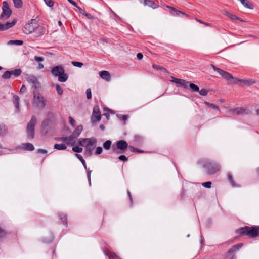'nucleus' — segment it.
I'll return each instance as SVG.
<instances>
[{
	"label": "nucleus",
	"instance_id": "34",
	"mask_svg": "<svg viewBox=\"0 0 259 259\" xmlns=\"http://www.w3.org/2000/svg\"><path fill=\"white\" fill-rule=\"evenodd\" d=\"M111 145V141L110 140H107L103 143V147L105 149L108 150L110 148Z\"/></svg>",
	"mask_w": 259,
	"mask_h": 259
},
{
	"label": "nucleus",
	"instance_id": "62",
	"mask_svg": "<svg viewBox=\"0 0 259 259\" xmlns=\"http://www.w3.org/2000/svg\"><path fill=\"white\" fill-rule=\"evenodd\" d=\"M223 14L226 15L227 16H231V17L236 16L235 15H232V14L230 15L229 13L227 11H225Z\"/></svg>",
	"mask_w": 259,
	"mask_h": 259
},
{
	"label": "nucleus",
	"instance_id": "27",
	"mask_svg": "<svg viewBox=\"0 0 259 259\" xmlns=\"http://www.w3.org/2000/svg\"><path fill=\"white\" fill-rule=\"evenodd\" d=\"M152 67L154 69H156L157 70H161V71H163L164 73H165L167 74L169 73L168 71L163 67H162V66H159V65H157L156 64H153L152 65Z\"/></svg>",
	"mask_w": 259,
	"mask_h": 259
},
{
	"label": "nucleus",
	"instance_id": "58",
	"mask_svg": "<svg viewBox=\"0 0 259 259\" xmlns=\"http://www.w3.org/2000/svg\"><path fill=\"white\" fill-rule=\"evenodd\" d=\"M137 57L138 60H141L143 57V55L142 53H139L137 55Z\"/></svg>",
	"mask_w": 259,
	"mask_h": 259
},
{
	"label": "nucleus",
	"instance_id": "33",
	"mask_svg": "<svg viewBox=\"0 0 259 259\" xmlns=\"http://www.w3.org/2000/svg\"><path fill=\"white\" fill-rule=\"evenodd\" d=\"M232 111L236 114H240L243 113L244 109L242 108H236L234 109Z\"/></svg>",
	"mask_w": 259,
	"mask_h": 259
},
{
	"label": "nucleus",
	"instance_id": "49",
	"mask_svg": "<svg viewBox=\"0 0 259 259\" xmlns=\"http://www.w3.org/2000/svg\"><path fill=\"white\" fill-rule=\"evenodd\" d=\"M86 94H87V98L88 99H90L92 98V93H91V90L90 88H88L86 90Z\"/></svg>",
	"mask_w": 259,
	"mask_h": 259
},
{
	"label": "nucleus",
	"instance_id": "19",
	"mask_svg": "<svg viewBox=\"0 0 259 259\" xmlns=\"http://www.w3.org/2000/svg\"><path fill=\"white\" fill-rule=\"evenodd\" d=\"M37 26V25H36ZM36 33V36H39L41 35H44L46 32V29L44 27H37L36 26V28H35V31Z\"/></svg>",
	"mask_w": 259,
	"mask_h": 259
},
{
	"label": "nucleus",
	"instance_id": "14",
	"mask_svg": "<svg viewBox=\"0 0 259 259\" xmlns=\"http://www.w3.org/2000/svg\"><path fill=\"white\" fill-rule=\"evenodd\" d=\"M116 146L117 149L124 151L128 147V144L124 140H120L117 142Z\"/></svg>",
	"mask_w": 259,
	"mask_h": 259
},
{
	"label": "nucleus",
	"instance_id": "6",
	"mask_svg": "<svg viewBox=\"0 0 259 259\" xmlns=\"http://www.w3.org/2000/svg\"><path fill=\"white\" fill-rule=\"evenodd\" d=\"M204 167L207 169L209 174H214L220 170V166L219 164L211 162H206L204 164Z\"/></svg>",
	"mask_w": 259,
	"mask_h": 259
},
{
	"label": "nucleus",
	"instance_id": "37",
	"mask_svg": "<svg viewBox=\"0 0 259 259\" xmlns=\"http://www.w3.org/2000/svg\"><path fill=\"white\" fill-rule=\"evenodd\" d=\"M11 76V72L10 71H6L2 75V78L5 79H9Z\"/></svg>",
	"mask_w": 259,
	"mask_h": 259
},
{
	"label": "nucleus",
	"instance_id": "64",
	"mask_svg": "<svg viewBox=\"0 0 259 259\" xmlns=\"http://www.w3.org/2000/svg\"><path fill=\"white\" fill-rule=\"evenodd\" d=\"M44 65L42 64L39 63L38 66V69H41L44 68Z\"/></svg>",
	"mask_w": 259,
	"mask_h": 259
},
{
	"label": "nucleus",
	"instance_id": "16",
	"mask_svg": "<svg viewBox=\"0 0 259 259\" xmlns=\"http://www.w3.org/2000/svg\"><path fill=\"white\" fill-rule=\"evenodd\" d=\"M83 130V127L81 125H80L78 126L75 130L73 132L72 134L71 135V136L73 138V139H75V138H77L81 133L82 131Z\"/></svg>",
	"mask_w": 259,
	"mask_h": 259
},
{
	"label": "nucleus",
	"instance_id": "8",
	"mask_svg": "<svg viewBox=\"0 0 259 259\" xmlns=\"http://www.w3.org/2000/svg\"><path fill=\"white\" fill-rule=\"evenodd\" d=\"M36 20L32 19L30 23H27L23 28V32L25 34H30L33 32L36 28Z\"/></svg>",
	"mask_w": 259,
	"mask_h": 259
},
{
	"label": "nucleus",
	"instance_id": "28",
	"mask_svg": "<svg viewBox=\"0 0 259 259\" xmlns=\"http://www.w3.org/2000/svg\"><path fill=\"white\" fill-rule=\"evenodd\" d=\"M11 75H13L15 77H18L22 73V70L20 69H16L14 70L10 71Z\"/></svg>",
	"mask_w": 259,
	"mask_h": 259
},
{
	"label": "nucleus",
	"instance_id": "11",
	"mask_svg": "<svg viewBox=\"0 0 259 259\" xmlns=\"http://www.w3.org/2000/svg\"><path fill=\"white\" fill-rule=\"evenodd\" d=\"M2 10L3 11L0 16H10L12 13V11L9 8V4L6 1L3 2Z\"/></svg>",
	"mask_w": 259,
	"mask_h": 259
},
{
	"label": "nucleus",
	"instance_id": "29",
	"mask_svg": "<svg viewBox=\"0 0 259 259\" xmlns=\"http://www.w3.org/2000/svg\"><path fill=\"white\" fill-rule=\"evenodd\" d=\"M8 45H15L17 46H21L23 44V41L19 40H10L8 42Z\"/></svg>",
	"mask_w": 259,
	"mask_h": 259
},
{
	"label": "nucleus",
	"instance_id": "59",
	"mask_svg": "<svg viewBox=\"0 0 259 259\" xmlns=\"http://www.w3.org/2000/svg\"><path fill=\"white\" fill-rule=\"evenodd\" d=\"M135 139L136 141H140L142 139V137L140 135H135Z\"/></svg>",
	"mask_w": 259,
	"mask_h": 259
},
{
	"label": "nucleus",
	"instance_id": "48",
	"mask_svg": "<svg viewBox=\"0 0 259 259\" xmlns=\"http://www.w3.org/2000/svg\"><path fill=\"white\" fill-rule=\"evenodd\" d=\"M46 4L49 7H51L54 5V2L53 0H44Z\"/></svg>",
	"mask_w": 259,
	"mask_h": 259
},
{
	"label": "nucleus",
	"instance_id": "26",
	"mask_svg": "<svg viewBox=\"0 0 259 259\" xmlns=\"http://www.w3.org/2000/svg\"><path fill=\"white\" fill-rule=\"evenodd\" d=\"M241 2L242 4L245 7H246L248 9H253V5L251 3L249 2V1L245 0L244 2Z\"/></svg>",
	"mask_w": 259,
	"mask_h": 259
},
{
	"label": "nucleus",
	"instance_id": "18",
	"mask_svg": "<svg viewBox=\"0 0 259 259\" xmlns=\"http://www.w3.org/2000/svg\"><path fill=\"white\" fill-rule=\"evenodd\" d=\"M167 8H168L169 9V13L172 15L179 16L180 14L182 15H185V14L183 12L178 10L175 8L169 6H167Z\"/></svg>",
	"mask_w": 259,
	"mask_h": 259
},
{
	"label": "nucleus",
	"instance_id": "42",
	"mask_svg": "<svg viewBox=\"0 0 259 259\" xmlns=\"http://www.w3.org/2000/svg\"><path fill=\"white\" fill-rule=\"evenodd\" d=\"M50 122V120L49 119H45L41 123V127L44 128L48 126Z\"/></svg>",
	"mask_w": 259,
	"mask_h": 259
},
{
	"label": "nucleus",
	"instance_id": "32",
	"mask_svg": "<svg viewBox=\"0 0 259 259\" xmlns=\"http://www.w3.org/2000/svg\"><path fill=\"white\" fill-rule=\"evenodd\" d=\"M16 8H21L23 5L22 0H12Z\"/></svg>",
	"mask_w": 259,
	"mask_h": 259
},
{
	"label": "nucleus",
	"instance_id": "40",
	"mask_svg": "<svg viewBox=\"0 0 259 259\" xmlns=\"http://www.w3.org/2000/svg\"><path fill=\"white\" fill-rule=\"evenodd\" d=\"M128 148L131 151L134 152H138V153H143V152H144L143 150L134 148L133 146H130L128 147Z\"/></svg>",
	"mask_w": 259,
	"mask_h": 259
},
{
	"label": "nucleus",
	"instance_id": "61",
	"mask_svg": "<svg viewBox=\"0 0 259 259\" xmlns=\"http://www.w3.org/2000/svg\"><path fill=\"white\" fill-rule=\"evenodd\" d=\"M127 194L128 195V197L130 198V201H131V203H132L133 202V199H132V197L131 193V192L128 190H127Z\"/></svg>",
	"mask_w": 259,
	"mask_h": 259
},
{
	"label": "nucleus",
	"instance_id": "10",
	"mask_svg": "<svg viewBox=\"0 0 259 259\" xmlns=\"http://www.w3.org/2000/svg\"><path fill=\"white\" fill-rule=\"evenodd\" d=\"M97 142V140L95 139H90V138H84V139H80L78 142V144L80 146H94Z\"/></svg>",
	"mask_w": 259,
	"mask_h": 259
},
{
	"label": "nucleus",
	"instance_id": "43",
	"mask_svg": "<svg viewBox=\"0 0 259 259\" xmlns=\"http://www.w3.org/2000/svg\"><path fill=\"white\" fill-rule=\"evenodd\" d=\"M105 254L108 256L109 259H120L115 254H108L106 252H105Z\"/></svg>",
	"mask_w": 259,
	"mask_h": 259
},
{
	"label": "nucleus",
	"instance_id": "35",
	"mask_svg": "<svg viewBox=\"0 0 259 259\" xmlns=\"http://www.w3.org/2000/svg\"><path fill=\"white\" fill-rule=\"evenodd\" d=\"M75 156L77 157L79 159V160L80 161V162H81L82 163L84 168L86 169L87 165L85 164V162L84 160L83 159V157H82V156L78 154H75Z\"/></svg>",
	"mask_w": 259,
	"mask_h": 259
},
{
	"label": "nucleus",
	"instance_id": "39",
	"mask_svg": "<svg viewBox=\"0 0 259 259\" xmlns=\"http://www.w3.org/2000/svg\"><path fill=\"white\" fill-rule=\"evenodd\" d=\"M55 87L56 90L57 92V93L59 95H62L63 91V89H62V88L60 87V85L59 84H55Z\"/></svg>",
	"mask_w": 259,
	"mask_h": 259
},
{
	"label": "nucleus",
	"instance_id": "56",
	"mask_svg": "<svg viewBox=\"0 0 259 259\" xmlns=\"http://www.w3.org/2000/svg\"><path fill=\"white\" fill-rule=\"evenodd\" d=\"M37 153L41 154H46L47 153V151L45 149H38L37 150Z\"/></svg>",
	"mask_w": 259,
	"mask_h": 259
},
{
	"label": "nucleus",
	"instance_id": "9",
	"mask_svg": "<svg viewBox=\"0 0 259 259\" xmlns=\"http://www.w3.org/2000/svg\"><path fill=\"white\" fill-rule=\"evenodd\" d=\"M101 112L98 106L94 107L93 114L91 117V121L92 123H95L101 120Z\"/></svg>",
	"mask_w": 259,
	"mask_h": 259
},
{
	"label": "nucleus",
	"instance_id": "51",
	"mask_svg": "<svg viewBox=\"0 0 259 259\" xmlns=\"http://www.w3.org/2000/svg\"><path fill=\"white\" fill-rule=\"evenodd\" d=\"M211 184L212 183L210 181L204 182L202 184L203 186L207 188H210L211 186Z\"/></svg>",
	"mask_w": 259,
	"mask_h": 259
},
{
	"label": "nucleus",
	"instance_id": "15",
	"mask_svg": "<svg viewBox=\"0 0 259 259\" xmlns=\"http://www.w3.org/2000/svg\"><path fill=\"white\" fill-rule=\"evenodd\" d=\"M141 3H143L144 6H147L153 9H156L158 8V5L152 0H144L141 1Z\"/></svg>",
	"mask_w": 259,
	"mask_h": 259
},
{
	"label": "nucleus",
	"instance_id": "17",
	"mask_svg": "<svg viewBox=\"0 0 259 259\" xmlns=\"http://www.w3.org/2000/svg\"><path fill=\"white\" fill-rule=\"evenodd\" d=\"M99 74L100 77L103 79H104L107 81H109L111 80L110 74L108 71H100Z\"/></svg>",
	"mask_w": 259,
	"mask_h": 259
},
{
	"label": "nucleus",
	"instance_id": "46",
	"mask_svg": "<svg viewBox=\"0 0 259 259\" xmlns=\"http://www.w3.org/2000/svg\"><path fill=\"white\" fill-rule=\"evenodd\" d=\"M76 7L78 10H79V11L80 13L81 14H82V15H84V16H91L89 14V13H85V12H84V11L83 9H81V8H80L79 7H78L77 5V7Z\"/></svg>",
	"mask_w": 259,
	"mask_h": 259
},
{
	"label": "nucleus",
	"instance_id": "5",
	"mask_svg": "<svg viewBox=\"0 0 259 259\" xmlns=\"http://www.w3.org/2000/svg\"><path fill=\"white\" fill-rule=\"evenodd\" d=\"M37 123V118L34 115L32 116L31 120L27 124L26 132L28 139H33L34 137V127Z\"/></svg>",
	"mask_w": 259,
	"mask_h": 259
},
{
	"label": "nucleus",
	"instance_id": "30",
	"mask_svg": "<svg viewBox=\"0 0 259 259\" xmlns=\"http://www.w3.org/2000/svg\"><path fill=\"white\" fill-rule=\"evenodd\" d=\"M54 148L59 150H65L67 148L66 146L64 144H55Z\"/></svg>",
	"mask_w": 259,
	"mask_h": 259
},
{
	"label": "nucleus",
	"instance_id": "20",
	"mask_svg": "<svg viewBox=\"0 0 259 259\" xmlns=\"http://www.w3.org/2000/svg\"><path fill=\"white\" fill-rule=\"evenodd\" d=\"M22 147L23 149L27 151H33L34 149L33 144L30 143H26L22 144Z\"/></svg>",
	"mask_w": 259,
	"mask_h": 259
},
{
	"label": "nucleus",
	"instance_id": "4",
	"mask_svg": "<svg viewBox=\"0 0 259 259\" xmlns=\"http://www.w3.org/2000/svg\"><path fill=\"white\" fill-rule=\"evenodd\" d=\"M32 104L40 109H43L46 106V101L44 97L35 90L33 91Z\"/></svg>",
	"mask_w": 259,
	"mask_h": 259
},
{
	"label": "nucleus",
	"instance_id": "44",
	"mask_svg": "<svg viewBox=\"0 0 259 259\" xmlns=\"http://www.w3.org/2000/svg\"><path fill=\"white\" fill-rule=\"evenodd\" d=\"M72 150L75 152L80 153L82 151L83 149L78 146H75L72 148Z\"/></svg>",
	"mask_w": 259,
	"mask_h": 259
},
{
	"label": "nucleus",
	"instance_id": "45",
	"mask_svg": "<svg viewBox=\"0 0 259 259\" xmlns=\"http://www.w3.org/2000/svg\"><path fill=\"white\" fill-rule=\"evenodd\" d=\"M72 64L75 67H81L83 66V63L79 62L72 61Z\"/></svg>",
	"mask_w": 259,
	"mask_h": 259
},
{
	"label": "nucleus",
	"instance_id": "31",
	"mask_svg": "<svg viewBox=\"0 0 259 259\" xmlns=\"http://www.w3.org/2000/svg\"><path fill=\"white\" fill-rule=\"evenodd\" d=\"M95 145L94 146H86V150L85 151V154L90 156L92 154V151L93 149L94 148Z\"/></svg>",
	"mask_w": 259,
	"mask_h": 259
},
{
	"label": "nucleus",
	"instance_id": "55",
	"mask_svg": "<svg viewBox=\"0 0 259 259\" xmlns=\"http://www.w3.org/2000/svg\"><path fill=\"white\" fill-rule=\"evenodd\" d=\"M69 121L71 125H72L73 126H75V121L70 116L69 117Z\"/></svg>",
	"mask_w": 259,
	"mask_h": 259
},
{
	"label": "nucleus",
	"instance_id": "41",
	"mask_svg": "<svg viewBox=\"0 0 259 259\" xmlns=\"http://www.w3.org/2000/svg\"><path fill=\"white\" fill-rule=\"evenodd\" d=\"M205 104L208 106V107H210V108H211L212 109H214V110H218L219 109V107L213 104H212V103H209L207 102H205Z\"/></svg>",
	"mask_w": 259,
	"mask_h": 259
},
{
	"label": "nucleus",
	"instance_id": "60",
	"mask_svg": "<svg viewBox=\"0 0 259 259\" xmlns=\"http://www.w3.org/2000/svg\"><path fill=\"white\" fill-rule=\"evenodd\" d=\"M70 4H71L72 5L77 7V3L75 2L73 0H67Z\"/></svg>",
	"mask_w": 259,
	"mask_h": 259
},
{
	"label": "nucleus",
	"instance_id": "21",
	"mask_svg": "<svg viewBox=\"0 0 259 259\" xmlns=\"http://www.w3.org/2000/svg\"><path fill=\"white\" fill-rule=\"evenodd\" d=\"M175 83L179 84L180 86L183 87L185 88L188 87L189 82L181 79H175Z\"/></svg>",
	"mask_w": 259,
	"mask_h": 259
},
{
	"label": "nucleus",
	"instance_id": "38",
	"mask_svg": "<svg viewBox=\"0 0 259 259\" xmlns=\"http://www.w3.org/2000/svg\"><path fill=\"white\" fill-rule=\"evenodd\" d=\"M7 133L6 128L4 124H0V135H4Z\"/></svg>",
	"mask_w": 259,
	"mask_h": 259
},
{
	"label": "nucleus",
	"instance_id": "12",
	"mask_svg": "<svg viewBox=\"0 0 259 259\" xmlns=\"http://www.w3.org/2000/svg\"><path fill=\"white\" fill-rule=\"evenodd\" d=\"M28 81L30 83L32 84V87H33L35 90L37 89L40 88V83L35 76L33 75L29 76L28 77Z\"/></svg>",
	"mask_w": 259,
	"mask_h": 259
},
{
	"label": "nucleus",
	"instance_id": "3",
	"mask_svg": "<svg viewBox=\"0 0 259 259\" xmlns=\"http://www.w3.org/2000/svg\"><path fill=\"white\" fill-rule=\"evenodd\" d=\"M51 73L54 76L58 77V80L61 82H64L68 78V75L65 73L64 69L61 66H57L51 70Z\"/></svg>",
	"mask_w": 259,
	"mask_h": 259
},
{
	"label": "nucleus",
	"instance_id": "57",
	"mask_svg": "<svg viewBox=\"0 0 259 259\" xmlns=\"http://www.w3.org/2000/svg\"><path fill=\"white\" fill-rule=\"evenodd\" d=\"M26 91V87L25 85H23L20 90V93H23L25 92Z\"/></svg>",
	"mask_w": 259,
	"mask_h": 259
},
{
	"label": "nucleus",
	"instance_id": "7",
	"mask_svg": "<svg viewBox=\"0 0 259 259\" xmlns=\"http://www.w3.org/2000/svg\"><path fill=\"white\" fill-rule=\"evenodd\" d=\"M242 246V243H239L233 245L226 253L227 257H229V259H237L236 253Z\"/></svg>",
	"mask_w": 259,
	"mask_h": 259
},
{
	"label": "nucleus",
	"instance_id": "63",
	"mask_svg": "<svg viewBox=\"0 0 259 259\" xmlns=\"http://www.w3.org/2000/svg\"><path fill=\"white\" fill-rule=\"evenodd\" d=\"M234 19H236L240 21L241 22H245V20L242 19L241 17H233Z\"/></svg>",
	"mask_w": 259,
	"mask_h": 259
},
{
	"label": "nucleus",
	"instance_id": "13",
	"mask_svg": "<svg viewBox=\"0 0 259 259\" xmlns=\"http://www.w3.org/2000/svg\"><path fill=\"white\" fill-rule=\"evenodd\" d=\"M16 20L14 19L12 22H7L5 24L0 23V30H5L13 27L16 23Z\"/></svg>",
	"mask_w": 259,
	"mask_h": 259
},
{
	"label": "nucleus",
	"instance_id": "47",
	"mask_svg": "<svg viewBox=\"0 0 259 259\" xmlns=\"http://www.w3.org/2000/svg\"><path fill=\"white\" fill-rule=\"evenodd\" d=\"M117 116L121 120L126 121L127 119L128 116L127 115H117Z\"/></svg>",
	"mask_w": 259,
	"mask_h": 259
},
{
	"label": "nucleus",
	"instance_id": "36",
	"mask_svg": "<svg viewBox=\"0 0 259 259\" xmlns=\"http://www.w3.org/2000/svg\"><path fill=\"white\" fill-rule=\"evenodd\" d=\"M189 87H190V89H191V90L193 92H198L199 91V88L198 87V86L195 85L194 83H190Z\"/></svg>",
	"mask_w": 259,
	"mask_h": 259
},
{
	"label": "nucleus",
	"instance_id": "23",
	"mask_svg": "<svg viewBox=\"0 0 259 259\" xmlns=\"http://www.w3.org/2000/svg\"><path fill=\"white\" fill-rule=\"evenodd\" d=\"M19 98L17 95H14L13 96V102L17 110H19Z\"/></svg>",
	"mask_w": 259,
	"mask_h": 259
},
{
	"label": "nucleus",
	"instance_id": "53",
	"mask_svg": "<svg viewBox=\"0 0 259 259\" xmlns=\"http://www.w3.org/2000/svg\"><path fill=\"white\" fill-rule=\"evenodd\" d=\"M103 151V149L101 147H98L97 148H96V152H95V154L96 155H99V154H100Z\"/></svg>",
	"mask_w": 259,
	"mask_h": 259
},
{
	"label": "nucleus",
	"instance_id": "50",
	"mask_svg": "<svg viewBox=\"0 0 259 259\" xmlns=\"http://www.w3.org/2000/svg\"><path fill=\"white\" fill-rule=\"evenodd\" d=\"M199 93L201 95L206 96L207 94L208 91L205 89H202L201 90H199Z\"/></svg>",
	"mask_w": 259,
	"mask_h": 259
},
{
	"label": "nucleus",
	"instance_id": "24",
	"mask_svg": "<svg viewBox=\"0 0 259 259\" xmlns=\"http://www.w3.org/2000/svg\"><path fill=\"white\" fill-rule=\"evenodd\" d=\"M60 140L64 142H65L67 144H70L71 143L72 141L73 140V138L71 136V135L68 137H62Z\"/></svg>",
	"mask_w": 259,
	"mask_h": 259
},
{
	"label": "nucleus",
	"instance_id": "2",
	"mask_svg": "<svg viewBox=\"0 0 259 259\" xmlns=\"http://www.w3.org/2000/svg\"><path fill=\"white\" fill-rule=\"evenodd\" d=\"M235 233L240 236L246 235L249 238H256L259 236V226H245L236 230Z\"/></svg>",
	"mask_w": 259,
	"mask_h": 259
},
{
	"label": "nucleus",
	"instance_id": "54",
	"mask_svg": "<svg viewBox=\"0 0 259 259\" xmlns=\"http://www.w3.org/2000/svg\"><path fill=\"white\" fill-rule=\"evenodd\" d=\"M118 159L123 161H127L128 160L127 158L124 155H120L118 157Z\"/></svg>",
	"mask_w": 259,
	"mask_h": 259
},
{
	"label": "nucleus",
	"instance_id": "22",
	"mask_svg": "<svg viewBox=\"0 0 259 259\" xmlns=\"http://www.w3.org/2000/svg\"><path fill=\"white\" fill-rule=\"evenodd\" d=\"M227 177H228V180L229 181V182L231 183L232 187H235L238 186V185L237 184H236L235 183V182H234L233 178V176L231 175V174L228 173L227 174Z\"/></svg>",
	"mask_w": 259,
	"mask_h": 259
},
{
	"label": "nucleus",
	"instance_id": "1",
	"mask_svg": "<svg viewBox=\"0 0 259 259\" xmlns=\"http://www.w3.org/2000/svg\"><path fill=\"white\" fill-rule=\"evenodd\" d=\"M211 67L213 68L214 71L217 72L219 75H220L223 78L226 79L228 83L229 84H237L238 82H241L244 84L248 86L251 85L255 83V81L252 79H239L237 78L234 77L232 74L227 72L225 71L222 70L215 66L213 64H211Z\"/></svg>",
	"mask_w": 259,
	"mask_h": 259
},
{
	"label": "nucleus",
	"instance_id": "25",
	"mask_svg": "<svg viewBox=\"0 0 259 259\" xmlns=\"http://www.w3.org/2000/svg\"><path fill=\"white\" fill-rule=\"evenodd\" d=\"M59 217H60V220L62 221V222L65 225H67V215L63 213H59Z\"/></svg>",
	"mask_w": 259,
	"mask_h": 259
},
{
	"label": "nucleus",
	"instance_id": "52",
	"mask_svg": "<svg viewBox=\"0 0 259 259\" xmlns=\"http://www.w3.org/2000/svg\"><path fill=\"white\" fill-rule=\"evenodd\" d=\"M34 60L36 62H43L45 60V59H44V58H43L42 57L35 56Z\"/></svg>",
	"mask_w": 259,
	"mask_h": 259
}]
</instances>
